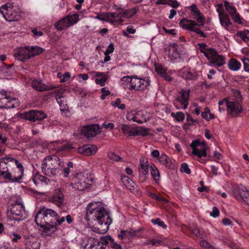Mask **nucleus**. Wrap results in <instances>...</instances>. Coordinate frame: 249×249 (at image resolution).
Segmentation results:
<instances>
[{
	"label": "nucleus",
	"instance_id": "4468645a",
	"mask_svg": "<svg viewBox=\"0 0 249 249\" xmlns=\"http://www.w3.org/2000/svg\"><path fill=\"white\" fill-rule=\"evenodd\" d=\"M167 55L169 59L173 62L182 61L185 54L179 50L177 44H170L167 48Z\"/></svg>",
	"mask_w": 249,
	"mask_h": 249
},
{
	"label": "nucleus",
	"instance_id": "bf43d9fd",
	"mask_svg": "<svg viewBox=\"0 0 249 249\" xmlns=\"http://www.w3.org/2000/svg\"><path fill=\"white\" fill-rule=\"evenodd\" d=\"M180 170L181 172L185 173L187 174H189L191 172L190 169L186 163L181 164Z\"/></svg>",
	"mask_w": 249,
	"mask_h": 249
},
{
	"label": "nucleus",
	"instance_id": "72a5a7b5",
	"mask_svg": "<svg viewBox=\"0 0 249 249\" xmlns=\"http://www.w3.org/2000/svg\"><path fill=\"white\" fill-rule=\"evenodd\" d=\"M140 164L139 168L140 176H146L149 173V166L147 160L144 158L140 159Z\"/></svg>",
	"mask_w": 249,
	"mask_h": 249
},
{
	"label": "nucleus",
	"instance_id": "39448f33",
	"mask_svg": "<svg viewBox=\"0 0 249 249\" xmlns=\"http://www.w3.org/2000/svg\"><path fill=\"white\" fill-rule=\"evenodd\" d=\"M199 49L201 53L209 60L207 65L212 67H220L225 63V57L219 55L217 52L211 48H209L204 43L199 44Z\"/></svg>",
	"mask_w": 249,
	"mask_h": 249
},
{
	"label": "nucleus",
	"instance_id": "37998d69",
	"mask_svg": "<svg viewBox=\"0 0 249 249\" xmlns=\"http://www.w3.org/2000/svg\"><path fill=\"white\" fill-rule=\"evenodd\" d=\"M41 228L43 229L46 235H51L56 230V227L50 224L49 222L47 223V225L45 227H41Z\"/></svg>",
	"mask_w": 249,
	"mask_h": 249
},
{
	"label": "nucleus",
	"instance_id": "4d7b16f0",
	"mask_svg": "<svg viewBox=\"0 0 249 249\" xmlns=\"http://www.w3.org/2000/svg\"><path fill=\"white\" fill-rule=\"evenodd\" d=\"M151 221L153 224H157L164 229H165L167 227V226L164 224V222L161 221L160 218L152 219Z\"/></svg>",
	"mask_w": 249,
	"mask_h": 249
},
{
	"label": "nucleus",
	"instance_id": "680f3d73",
	"mask_svg": "<svg viewBox=\"0 0 249 249\" xmlns=\"http://www.w3.org/2000/svg\"><path fill=\"white\" fill-rule=\"evenodd\" d=\"M101 92L102 93L101 95V99L102 100H104L106 99V97L110 94V92L109 90L106 89V88H102L101 89Z\"/></svg>",
	"mask_w": 249,
	"mask_h": 249
},
{
	"label": "nucleus",
	"instance_id": "e2e57ef3",
	"mask_svg": "<svg viewBox=\"0 0 249 249\" xmlns=\"http://www.w3.org/2000/svg\"><path fill=\"white\" fill-rule=\"evenodd\" d=\"M219 211L216 207H213L212 211L210 213V215L213 218H216L219 215Z\"/></svg>",
	"mask_w": 249,
	"mask_h": 249
},
{
	"label": "nucleus",
	"instance_id": "f257e3e1",
	"mask_svg": "<svg viewBox=\"0 0 249 249\" xmlns=\"http://www.w3.org/2000/svg\"><path fill=\"white\" fill-rule=\"evenodd\" d=\"M86 209V220L97 223L92 228V231L100 234L107 232L112 222V219L109 212L105 208L103 203L99 201L90 202Z\"/></svg>",
	"mask_w": 249,
	"mask_h": 249
},
{
	"label": "nucleus",
	"instance_id": "338daca9",
	"mask_svg": "<svg viewBox=\"0 0 249 249\" xmlns=\"http://www.w3.org/2000/svg\"><path fill=\"white\" fill-rule=\"evenodd\" d=\"M162 30L166 33L170 35L173 36H176L177 35V31L175 29H167L165 27H163Z\"/></svg>",
	"mask_w": 249,
	"mask_h": 249
},
{
	"label": "nucleus",
	"instance_id": "a878e982",
	"mask_svg": "<svg viewBox=\"0 0 249 249\" xmlns=\"http://www.w3.org/2000/svg\"><path fill=\"white\" fill-rule=\"evenodd\" d=\"M92 73L94 74L93 78L95 83L101 87L104 86L109 78L108 74L106 72L92 71Z\"/></svg>",
	"mask_w": 249,
	"mask_h": 249
},
{
	"label": "nucleus",
	"instance_id": "b1692460",
	"mask_svg": "<svg viewBox=\"0 0 249 249\" xmlns=\"http://www.w3.org/2000/svg\"><path fill=\"white\" fill-rule=\"evenodd\" d=\"M138 9L136 8H133L130 9H121L117 12H114V14L119 17L120 21L116 22V25L122 23L123 20L122 18H130L133 16L137 12Z\"/></svg>",
	"mask_w": 249,
	"mask_h": 249
},
{
	"label": "nucleus",
	"instance_id": "7ed1b4c3",
	"mask_svg": "<svg viewBox=\"0 0 249 249\" xmlns=\"http://www.w3.org/2000/svg\"><path fill=\"white\" fill-rule=\"evenodd\" d=\"M64 166L63 161L55 155L46 157L41 163V170L44 174L48 177L57 176Z\"/></svg>",
	"mask_w": 249,
	"mask_h": 249
},
{
	"label": "nucleus",
	"instance_id": "603ef678",
	"mask_svg": "<svg viewBox=\"0 0 249 249\" xmlns=\"http://www.w3.org/2000/svg\"><path fill=\"white\" fill-rule=\"evenodd\" d=\"M66 89L64 88H60L55 91V99H59L60 98H65V92Z\"/></svg>",
	"mask_w": 249,
	"mask_h": 249
},
{
	"label": "nucleus",
	"instance_id": "a19ab883",
	"mask_svg": "<svg viewBox=\"0 0 249 249\" xmlns=\"http://www.w3.org/2000/svg\"><path fill=\"white\" fill-rule=\"evenodd\" d=\"M56 76L59 79L61 83H64L68 81L70 79L71 74L68 71H65L64 73L59 72L57 73Z\"/></svg>",
	"mask_w": 249,
	"mask_h": 249
},
{
	"label": "nucleus",
	"instance_id": "052dcab7",
	"mask_svg": "<svg viewBox=\"0 0 249 249\" xmlns=\"http://www.w3.org/2000/svg\"><path fill=\"white\" fill-rule=\"evenodd\" d=\"M219 105V111L220 112H222L225 110V106H226V99L224 98V99L219 101L218 102Z\"/></svg>",
	"mask_w": 249,
	"mask_h": 249
},
{
	"label": "nucleus",
	"instance_id": "9b49d317",
	"mask_svg": "<svg viewBox=\"0 0 249 249\" xmlns=\"http://www.w3.org/2000/svg\"><path fill=\"white\" fill-rule=\"evenodd\" d=\"M79 20V15L75 14L62 18L54 25L56 29L62 31L75 24Z\"/></svg>",
	"mask_w": 249,
	"mask_h": 249
},
{
	"label": "nucleus",
	"instance_id": "8fccbe9b",
	"mask_svg": "<svg viewBox=\"0 0 249 249\" xmlns=\"http://www.w3.org/2000/svg\"><path fill=\"white\" fill-rule=\"evenodd\" d=\"M122 129L123 132L125 135L133 136L132 132L133 130V128H131L129 125L124 124L122 125Z\"/></svg>",
	"mask_w": 249,
	"mask_h": 249
},
{
	"label": "nucleus",
	"instance_id": "58836bf2",
	"mask_svg": "<svg viewBox=\"0 0 249 249\" xmlns=\"http://www.w3.org/2000/svg\"><path fill=\"white\" fill-rule=\"evenodd\" d=\"M25 246V249H40V243L34 239L27 240Z\"/></svg>",
	"mask_w": 249,
	"mask_h": 249
},
{
	"label": "nucleus",
	"instance_id": "c756f323",
	"mask_svg": "<svg viewBox=\"0 0 249 249\" xmlns=\"http://www.w3.org/2000/svg\"><path fill=\"white\" fill-rule=\"evenodd\" d=\"M1 104L2 107L9 109L18 107L19 105V102L18 100L16 98H11L6 96V97L4 98V100L2 101Z\"/></svg>",
	"mask_w": 249,
	"mask_h": 249
},
{
	"label": "nucleus",
	"instance_id": "a211bd4d",
	"mask_svg": "<svg viewBox=\"0 0 249 249\" xmlns=\"http://www.w3.org/2000/svg\"><path fill=\"white\" fill-rule=\"evenodd\" d=\"M101 129V128L99 124H92L83 126L81 130V133L87 138H90L94 137L100 133Z\"/></svg>",
	"mask_w": 249,
	"mask_h": 249
},
{
	"label": "nucleus",
	"instance_id": "6e6d98bb",
	"mask_svg": "<svg viewBox=\"0 0 249 249\" xmlns=\"http://www.w3.org/2000/svg\"><path fill=\"white\" fill-rule=\"evenodd\" d=\"M200 245L201 247L206 248H209L210 249H219L217 247H214L213 246H211L210 244L206 240H202L200 242Z\"/></svg>",
	"mask_w": 249,
	"mask_h": 249
},
{
	"label": "nucleus",
	"instance_id": "ea45409f",
	"mask_svg": "<svg viewBox=\"0 0 249 249\" xmlns=\"http://www.w3.org/2000/svg\"><path fill=\"white\" fill-rule=\"evenodd\" d=\"M30 58L40 54L43 49L38 46H28Z\"/></svg>",
	"mask_w": 249,
	"mask_h": 249
},
{
	"label": "nucleus",
	"instance_id": "f3484780",
	"mask_svg": "<svg viewBox=\"0 0 249 249\" xmlns=\"http://www.w3.org/2000/svg\"><path fill=\"white\" fill-rule=\"evenodd\" d=\"M5 7H8L6 5H2L0 7V13L6 21L12 22L18 21L21 15L19 9L13 5L12 12H11L10 14L8 15L6 12L8 10L5 9Z\"/></svg>",
	"mask_w": 249,
	"mask_h": 249
},
{
	"label": "nucleus",
	"instance_id": "aec40b11",
	"mask_svg": "<svg viewBox=\"0 0 249 249\" xmlns=\"http://www.w3.org/2000/svg\"><path fill=\"white\" fill-rule=\"evenodd\" d=\"M47 117V115L44 112L35 110H30L23 115V117L25 119L33 122L43 120Z\"/></svg>",
	"mask_w": 249,
	"mask_h": 249
},
{
	"label": "nucleus",
	"instance_id": "473e14b6",
	"mask_svg": "<svg viewBox=\"0 0 249 249\" xmlns=\"http://www.w3.org/2000/svg\"><path fill=\"white\" fill-rule=\"evenodd\" d=\"M179 74L185 79L192 80L196 78V74L193 70L189 67H184L179 71Z\"/></svg>",
	"mask_w": 249,
	"mask_h": 249
},
{
	"label": "nucleus",
	"instance_id": "e433bc0d",
	"mask_svg": "<svg viewBox=\"0 0 249 249\" xmlns=\"http://www.w3.org/2000/svg\"><path fill=\"white\" fill-rule=\"evenodd\" d=\"M132 135L134 136H147L149 133V129L147 128H143L142 127H133V130L132 132Z\"/></svg>",
	"mask_w": 249,
	"mask_h": 249
},
{
	"label": "nucleus",
	"instance_id": "ddd939ff",
	"mask_svg": "<svg viewBox=\"0 0 249 249\" xmlns=\"http://www.w3.org/2000/svg\"><path fill=\"white\" fill-rule=\"evenodd\" d=\"M149 118V114L142 110H133L128 112L126 115V119L128 121H132L139 124L146 122Z\"/></svg>",
	"mask_w": 249,
	"mask_h": 249
},
{
	"label": "nucleus",
	"instance_id": "7c9ffc66",
	"mask_svg": "<svg viewBox=\"0 0 249 249\" xmlns=\"http://www.w3.org/2000/svg\"><path fill=\"white\" fill-rule=\"evenodd\" d=\"M121 180L124 185L131 192L137 191L138 187L136 184L127 176H124L121 178Z\"/></svg>",
	"mask_w": 249,
	"mask_h": 249
},
{
	"label": "nucleus",
	"instance_id": "bb28decb",
	"mask_svg": "<svg viewBox=\"0 0 249 249\" xmlns=\"http://www.w3.org/2000/svg\"><path fill=\"white\" fill-rule=\"evenodd\" d=\"M32 86L35 90L40 91L52 90L56 88L52 85L46 84L41 80H34L32 82Z\"/></svg>",
	"mask_w": 249,
	"mask_h": 249
},
{
	"label": "nucleus",
	"instance_id": "a18cd8bd",
	"mask_svg": "<svg viewBox=\"0 0 249 249\" xmlns=\"http://www.w3.org/2000/svg\"><path fill=\"white\" fill-rule=\"evenodd\" d=\"M159 161L160 164L166 166H169L171 163L169 157L164 154H162L160 156L159 158Z\"/></svg>",
	"mask_w": 249,
	"mask_h": 249
},
{
	"label": "nucleus",
	"instance_id": "c85d7f7f",
	"mask_svg": "<svg viewBox=\"0 0 249 249\" xmlns=\"http://www.w3.org/2000/svg\"><path fill=\"white\" fill-rule=\"evenodd\" d=\"M50 201L58 207L61 206L64 203L63 193L59 190H56L53 195L50 198Z\"/></svg>",
	"mask_w": 249,
	"mask_h": 249
},
{
	"label": "nucleus",
	"instance_id": "dca6fc26",
	"mask_svg": "<svg viewBox=\"0 0 249 249\" xmlns=\"http://www.w3.org/2000/svg\"><path fill=\"white\" fill-rule=\"evenodd\" d=\"M190 93V90L189 89H182L179 92L174 102L177 108L185 109L187 108Z\"/></svg>",
	"mask_w": 249,
	"mask_h": 249
},
{
	"label": "nucleus",
	"instance_id": "79ce46f5",
	"mask_svg": "<svg viewBox=\"0 0 249 249\" xmlns=\"http://www.w3.org/2000/svg\"><path fill=\"white\" fill-rule=\"evenodd\" d=\"M100 245H102L104 249H106L107 246L113 241V239L111 236L107 235L105 236H101L100 237Z\"/></svg>",
	"mask_w": 249,
	"mask_h": 249
},
{
	"label": "nucleus",
	"instance_id": "9d476101",
	"mask_svg": "<svg viewBox=\"0 0 249 249\" xmlns=\"http://www.w3.org/2000/svg\"><path fill=\"white\" fill-rule=\"evenodd\" d=\"M11 220L19 221L25 219L28 215L23 204L18 203L14 204L8 213Z\"/></svg>",
	"mask_w": 249,
	"mask_h": 249
},
{
	"label": "nucleus",
	"instance_id": "412c9836",
	"mask_svg": "<svg viewBox=\"0 0 249 249\" xmlns=\"http://www.w3.org/2000/svg\"><path fill=\"white\" fill-rule=\"evenodd\" d=\"M95 19L101 21H105L112 25H116V22L119 21V18L114 14V12H106L98 14L94 17Z\"/></svg>",
	"mask_w": 249,
	"mask_h": 249
},
{
	"label": "nucleus",
	"instance_id": "774afa93",
	"mask_svg": "<svg viewBox=\"0 0 249 249\" xmlns=\"http://www.w3.org/2000/svg\"><path fill=\"white\" fill-rule=\"evenodd\" d=\"M167 5L173 8H177L179 6V3L176 0H168Z\"/></svg>",
	"mask_w": 249,
	"mask_h": 249
},
{
	"label": "nucleus",
	"instance_id": "5701e85b",
	"mask_svg": "<svg viewBox=\"0 0 249 249\" xmlns=\"http://www.w3.org/2000/svg\"><path fill=\"white\" fill-rule=\"evenodd\" d=\"M14 56L17 60L23 62L30 59L28 46L17 48L15 49Z\"/></svg>",
	"mask_w": 249,
	"mask_h": 249
},
{
	"label": "nucleus",
	"instance_id": "69168bd1",
	"mask_svg": "<svg viewBox=\"0 0 249 249\" xmlns=\"http://www.w3.org/2000/svg\"><path fill=\"white\" fill-rule=\"evenodd\" d=\"M161 241L156 239H153L152 240H147L145 244L149 245L151 244L153 246H158L161 244Z\"/></svg>",
	"mask_w": 249,
	"mask_h": 249
},
{
	"label": "nucleus",
	"instance_id": "f8f14e48",
	"mask_svg": "<svg viewBox=\"0 0 249 249\" xmlns=\"http://www.w3.org/2000/svg\"><path fill=\"white\" fill-rule=\"evenodd\" d=\"M71 185L76 190L83 191L89 186V179L83 173H77L72 179Z\"/></svg>",
	"mask_w": 249,
	"mask_h": 249
},
{
	"label": "nucleus",
	"instance_id": "de8ad7c7",
	"mask_svg": "<svg viewBox=\"0 0 249 249\" xmlns=\"http://www.w3.org/2000/svg\"><path fill=\"white\" fill-rule=\"evenodd\" d=\"M151 175L156 182H158L160 180L159 172L156 167H151Z\"/></svg>",
	"mask_w": 249,
	"mask_h": 249
},
{
	"label": "nucleus",
	"instance_id": "1a4fd4ad",
	"mask_svg": "<svg viewBox=\"0 0 249 249\" xmlns=\"http://www.w3.org/2000/svg\"><path fill=\"white\" fill-rule=\"evenodd\" d=\"M48 215L57 216V213L54 210L43 207L37 212L35 217V222L38 226L45 227L47 223L49 222Z\"/></svg>",
	"mask_w": 249,
	"mask_h": 249
},
{
	"label": "nucleus",
	"instance_id": "5fc2aeb1",
	"mask_svg": "<svg viewBox=\"0 0 249 249\" xmlns=\"http://www.w3.org/2000/svg\"><path fill=\"white\" fill-rule=\"evenodd\" d=\"M155 70L156 71L161 75L165 73L167 71L163 66L160 64H157L155 65Z\"/></svg>",
	"mask_w": 249,
	"mask_h": 249
},
{
	"label": "nucleus",
	"instance_id": "393cba45",
	"mask_svg": "<svg viewBox=\"0 0 249 249\" xmlns=\"http://www.w3.org/2000/svg\"><path fill=\"white\" fill-rule=\"evenodd\" d=\"M217 12L218 13L219 20L222 26L227 31H231V22L228 15L223 13L219 9H217Z\"/></svg>",
	"mask_w": 249,
	"mask_h": 249
},
{
	"label": "nucleus",
	"instance_id": "13d9d810",
	"mask_svg": "<svg viewBox=\"0 0 249 249\" xmlns=\"http://www.w3.org/2000/svg\"><path fill=\"white\" fill-rule=\"evenodd\" d=\"M191 107L194 108V112L197 115H198L200 113L201 107L198 105L197 103H193L191 104Z\"/></svg>",
	"mask_w": 249,
	"mask_h": 249
},
{
	"label": "nucleus",
	"instance_id": "6ab92c4d",
	"mask_svg": "<svg viewBox=\"0 0 249 249\" xmlns=\"http://www.w3.org/2000/svg\"><path fill=\"white\" fill-rule=\"evenodd\" d=\"M14 159L10 157H5L0 160V176L6 178L11 165L15 163Z\"/></svg>",
	"mask_w": 249,
	"mask_h": 249
},
{
	"label": "nucleus",
	"instance_id": "3c124183",
	"mask_svg": "<svg viewBox=\"0 0 249 249\" xmlns=\"http://www.w3.org/2000/svg\"><path fill=\"white\" fill-rule=\"evenodd\" d=\"M73 168V163L72 162H69L67 163V167H65L62 170V174L64 177L67 178L68 177L71 168Z\"/></svg>",
	"mask_w": 249,
	"mask_h": 249
},
{
	"label": "nucleus",
	"instance_id": "864d4df0",
	"mask_svg": "<svg viewBox=\"0 0 249 249\" xmlns=\"http://www.w3.org/2000/svg\"><path fill=\"white\" fill-rule=\"evenodd\" d=\"M9 236L11 241L14 243L17 242L19 239L21 238L20 235L15 232H10L9 234Z\"/></svg>",
	"mask_w": 249,
	"mask_h": 249
},
{
	"label": "nucleus",
	"instance_id": "0e129e2a",
	"mask_svg": "<svg viewBox=\"0 0 249 249\" xmlns=\"http://www.w3.org/2000/svg\"><path fill=\"white\" fill-rule=\"evenodd\" d=\"M244 69L246 72H249V59L245 58L242 59Z\"/></svg>",
	"mask_w": 249,
	"mask_h": 249
},
{
	"label": "nucleus",
	"instance_id": "4c0bfd02",
	"mask_svg": "<svg viewBox=\"0 0 249 249\" xmlns=\"http://www.w3.org/2000/svg\"><path fill=\"white\" fill-rule=\"evenodd\" d=\"M228 68L231 71H238L241 67V63L236 59H231L228 63Z\"/></svg>",
	"mask_w": 249,
	"mask_h": 249
},
{
	"label": "nucleus",
	"instance_id": "20e7f679",
	"mask_svg": "<svg viewBox=\"0 0 249 249\" xmlns=\"http://www.w3.org/2000/svg\"><path fill=\"white\" fill-rule=\"evenodd\" d=\"M120 85L125 89L142 91L149 85V80L147 78L139 77L137 75L125 76L121 78Z\"/></svg>",
	"mask_w": 249,
	"mask_h": 249
},
{
	"label": "nucleus",
	"instance_id": "2f4dec72",
	"mask_svg": "<svg viewBox=\"0 0 249 249\" xmlns=\"http://www.w3.org/2000/svg\"><path fill=\"white\" fill-rule=\"evenodd\" d=\"M239 196L235 195V198L239 200L241 198L249 206V191L244 186L239 189Z\"/></svg>",
	"mask_w": 249,
	"mask_h": 249
},
{
	"label": "nucleus",
	"instance_id": "c9c22d12",
	"mask_svg": "<svg viewBox=\"0 0 249 249\" xmlns=\"http://www.w3.org/2000/svg\"><path fill=\"white\" fill-rule=\"evenodd\" d=\"M140 230H132L131 229L129 230H126L124 231L122 230L121 231L120 234H119L118 235V237L120 239H129L133 237V236L136 235L137 233Z\"/></svg>",
	"mask_w": 249,
	"mask_h": 249
},
{
	"label": "nucleus",
	"instance_id": "6e6552de",
	"mask_svg": "<svg viewBox=\"0 0 249 249\" xmlns=\"http://www.w3.org/2000/svg\"><path fill=\"white\" fill-rule=\"evenodd\" d=\"M14 161L15 163L11 164V167H9L6 179L12 182H19L23 175V167L18 160L14 159Z\"/></svg>",
	"mask_w": 249,
	"mask_h": 249
},
{
	"label": "nucleus",
	"instance_id": "4be33fe9",
	"mask_svg": "<svg viewBox=\"0 0 249 249\" xmlns=\"http://www.w3.org/2000/svg\"><path fill=\"white\" fill-rule=\"evenodd\" d=\"M224 5L226 11L230 14L232 19L236 22L241 23V18L236 7L227 0L224 1Z\"/></svg>",
	"mask_w": 249,
	"mask_h": 249
},
{
	"label": "nucleus",
	"instance_id": "0eeeda50",
	"mask_svg": "<svg viewBox=\"0 0 249 249\" xmlns=\"http://www.w3.org/2000/svg\"><path fill=\"white\" fill-rule=\"evenodd\" d=\"M190 147L192 148L191 156L200 163H205L206 160L202 158L207 156V151L209 150L206 143L203 141L196 140L192 141L190 144Z\"/></svg>",
	"mask_w": 249,
	"mask_h": 249
},
{
	"label": "nucleus",
	"instance_id": "f03ea898",
	"mask_svg": "<svg viewBox=\"0 0 249 249\" xmlns=\"http://www.w3.org/2000/svg\"><path fill=\"white\" fill-rule=\"evenodd\" d=\"M188 9L191 11L192 18L196 21L184 18L179 22L180 26L184 29L192 31L201 36H204V33L199 28L200 26H203L205 24L204 15L195 4L189 6Z\"/></svg>",
	"mask_w": 249,
	"mask_h": 249
},
{
	"label": "nucleus",
	"instance_id": "423d86ee",
	"mask_svg": "<svg viewBox=\"0 0 249 249\" xmlns=\"http://www.w3.org/2000/svg\"><path fill=\"white\" fill-rule=\"evenodd\" d=\"M228 115L232 117H237L243 111L241 95L238 91L234 92V97L226 98Z\"/></svg>",
	"mask_w": 249,
	"mask_h": 249
},
{
	"label": "nucleus",
	"instance_id": "cd10ccee",
	"mask_svg": "<svg viewBox=\"0 0 249 249\" xmlns=\"http://www.w3.org/2000/svg\"><path fill=\"white\" fill-rule=\"evenodd\" d=\"M97 150V147L95 145H84L77 149L79 153L84 156H90L94 154Z\"/></svg>",
	"mask_w": 249,
	"mask_h": 249
},
{
	"label": "nucleus",
	"instance_id": "09e8293b",
	"mask_svg": "<svg viewBox=\"0 0 249 249\" xmlns=\"http://www.w3.org/2000/svg\"><path fill=\"white\" fill-rule=\"evenodd\" d=\"M171 115L178 122L182 121L185 118L184 114L182 112H178L176 113L172 112Z\"/></svg>",
	"mask_w": 249,
	"mask_h": 249
},
{
	"label": "nucleus",
	"instance_id": "49530a36",
	"mask_svg": "<svg viewBox=\"0 0 249 249\" xmlns=\"http://www.w3.org/2000/svg\"><path fill=\"white\" fill-rule=\"evenodd\" d=\"M111 105L115 107H117L119 109L124 110L125 108V105L122 103L120 98H117L115 101L111 103Z\"/></svg>",
	"mask_w": 249,
	"mask_h": 249
},
{
	"label": "nucleus",
	"instance_id": "f704fd0d",
	"mask_svg": "<svg viewBox=\"0 0 249 249\" xmlns=\"http://www.w3.org/2000/svg\"><path fill=\"white\" fill-rule=\"evenodd\" d=\"M32 181L36 186H38L41 185L47 184L50 180L41 175L36 174L32 177Z\"/></svg>",
	"mask_w": 249,
	"mask_h": 249
},
{
	"label": "nucleus",
	"instance_id": "c03bdc74",
	"mask_svg": "<svg viewBox=\"0 0 249 249\" xmlns=\"http://www.w3.org/2000/svg\"><path fill=\"white\" fill-rule=\"evenodd\" d=\"M237 36H239L241 39L246 42H249V30L246 29L238 32Z\"/></svg>",
	"mask_w": 249,
	"mask_h": 249
},
{
	"label": "nucleus",
	"instance_id": "2eb2a0df",
	"mask_svg": "<svg viewBox=\"0 0 249 249\" xmlns=\"http://www.w3.org/2000/svg\"><path fill=\"white\" fill-rule=\"evenodd\" d=\"M79 244L83 249H104L99 240L92 237L81 238Z\"/></svg>",
	"mask_w": 249,
	"mask_h": 249
}]
</instances>
